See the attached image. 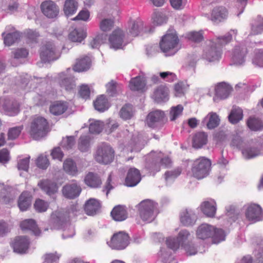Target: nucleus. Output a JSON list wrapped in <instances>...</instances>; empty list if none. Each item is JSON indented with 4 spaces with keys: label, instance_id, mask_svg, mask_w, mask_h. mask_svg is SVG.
<instances>
[{
    "label": "nucleus",
    "instance_id": "obj_6",
    "mask_svg": "<svg viewBox=\"0 0 263 263\" xmlns=\"http://www.w3.org/2000/svg\"><path fill=\"white\" fill-rule=\"evenodd\" d=\"M157 203L150 199L142 201L138 205L141 219L148 222L152 221L154 218V213L157 209Z\"/></svg>",
    "mask_w": 263,
    "mask_h": 263
},
{
    "label": "nucleus",
    "instance_id": "obj_21",
    "mask_svg": "<svg viewBox=\"0 0 263 263\" xmlns=\"http://www.w3.org/2000/svg\"><path fill=\"white\" fill-rule=\"evenodd\" d=\"M39 186L47 195L51 196L56 193L58 186L56 183L48 179L40 181L38 183Z\"/></svg>",
    "mask_w": 263,
    "mask_h": 263
},
{
    "label": "nucleus",
    "instance_id": "obj_33",
    "mask_svg": "<svg viewBox=\"0 0 263 263\" xmlns=\"http://www.w3.org/2000/svg\"><path fill=\"white\" fill-rule=\"evenodd\" d=\"M232 87L226 83H219L216 87V96L220 99L228 97L232 91Z\"/></svg>",
    "mask_w": 263,
    "mask_h": 263
},
{
    "label": "nucleus",
    "instance_id": "obj_9",
    "mask_svg": "<svg viewBox=\"0 0 263 263\" xmlns=\"http://www.w3.org/2000/svg\"><path fill=\"white\" fill-rule=\"evenodd\" d=\"M130 238L125 232L120 231L115 233L111 237L109 246L112 249L121 250L125 249L129 244Z\"/></svg>",
    "mask_w": 263,
    "mask_h": 263
},
{
    "label": "nucleus",
    "instance_id": "obj_17",
    "mask_svg": "<svg viewBox=\"0 0 263 263\" xmlns=\"http://www.w3.org/2000/svg\"><path fill=\"white\" fill-rule=\"evenodd\" d=\"M228 14V10L224 6H216L212 10L211 20L214 23L221 22L227 19Z\"/></svg>",
    "mask_w": 263,
    "mask_h": 263
},
{
    "label": "nucleus",
    "instance_id": "obj_64",
    "mask_svg": "<svg viewBox=\"0 0 263 263\" xmlns=\"http://www.w3.org/2000/svg\"><path fill=\"white\" fill-rule=\"evenodd\" d=\"M59 258V257L55 254H46L44 255L43 263H57Z\"/></svg>",
    "mask_w": 263,
    "mask_h": 263
},
{
    "label": "nucleus",
    "instance_id": "obj_16",
    "mask_svg": "<svg viewBox=\"0 0 263 263\" xmlns=\"http://www.w3.org/2000/svg\"><path fill=\"white\" fill-rule=\"evenodd\" d=\"M91 65V60L90 57L84 55L77 58L72 69L76 72H83L88 70Z\"/></svg>",
    "mask_w": 263,
    "mask_h": 263
},
{
    "label": "nucleus",
    "instance_id": "obj_57",
    "mask_svg": "<svg viewBox=\"0 0 263 263\" xmlns=\"http://www.w3.org/2000/svg\"><path fill=\"white\" fill-rule=\"evenodd\" d=\"M12 54L14 59H23L27 57L29 54V51L26 48H17L12 52Z\"/></svg>",
    "mask_w": 263,
    "mask_h": 263
},
{
    "label": "nucleus",
    "instance_id": "obj_52",
    "mask_svg": "<svg viewBox=\"0 0 263 263\" xmlns=\"http://www.w3.org/2000/svg\"><path fill=\"white\" fill-rule=\"evenodd\" d=\"M36 164L38 167L45 170L49 165V161L46 156L41 155L36 160Z\"/></svg>",
    "mask_w": 263,
    "mask_h": 263
},
{
    "label": "nucleus",
    "instance_id": "obj_44",
    "mask_svg": "<svg viewBox=\"0 0 263 263\" xmlns=\"http://www.w3.org/2000/svg\"><path fill=\"white\" fill-rule=\"evenodd\" d=\"M226 235L223 230L221 229H216L214 227V232L212 235L213 241L218 243L225 239Z\"/></svg>",
    "mask_w": 263,
    "mask_h": 263
},
{
    "label": "nucleus",
    "instance_id": "obj_14",
    "mask_svg": "<svg viewBox=\"0 0 263 263\" xmlns=\"http://www.w3.org/2000/svg\"><path fill=\"white\" fill-rule=\"evenodd\" d=\"M2 36L4 44L10 46L20 40L21 34L15 28L8 26L6 28V31L2 33Z\"/></svg>",
    "mask_w": 263,
    "mask_h": 263
},
{
    "label": "nucleus",
    "instance_id": "obj_5",
    "mask_svg": "<svg viewBox=\"0 0 263 263\" xmlns=\"http://www.w3.org/2000/svg\"><path fill=\"white\" fill-rule=\"evenodd\" d=\"M115 154L114 149L109 144L103 143L98 146L95 159L100 163L108 164L113 161Z\"/></svg>",
    "mask_w": 263,
    "mask_h": 263
},
{
    "label": "nucleus",
    "instance_id": "obj_13",
    "mask_svg": "<svg viewBox=\"0 0 263 263\" xmlns=\"http://www.w3.org/2000/svg\"><path fill=\"white\" fill-rule=\"evenodd\" d=\"M246 217L249 221L252 222L261 220L262 218L261 208L256 204H250L246 210Z\"/></svg>",
    "mask_w": 263,
    "mask_h": 263
},
{
    "label": "nucleus",
    "instance_id": "obj_36",
    "mask_svg": "<svg viewBox=\"0 0 263 263\" xmlns=\"http://www.w3.org/2000/svg\"><path fill=\"white\" fill-rule=\"evenodd\" d=\"M208 141V135L204 132L197 133L193 139V146L198 148L206 144Z\"/></svg>",
    "mask_w": 263,
    "mask_h": 263
},
{
    "label": "nucleus",
    "instance_id": "obj_12",
    "mask_svg": "<svg viewBox=\"0 0 263 263\" xmlns=\"http://www.w3.org/2000/svg\"><path fill=\"white\" fill-rule=\"evenodd\" d=\"M10 245L14 252L23 254L25 253L29 249L30 241L26 236H18L12 240Z\"/></svg>",
    "mask_w": 263,
    "mask_h": 263
},
{
    "label": "nucleus",
    "instance_id": "obj_48",
    "mask_svg": "<svg viewBox=\"0 0 263 263\" xmlns=\"http://www.w3.org/2000/svg\"><path fill=\"white\" fill-rule=\"evenodd\" d=\"M187 39L195 43H200L203 40V35L202 32L201 31H192L189 32L187 34Z\"/></svg>",
    "mask_w": 263,
    "mask_h": 263
},
{
    "label": "nucleus",
    "instance_id": "obj_42",
    "mask_svg": "<svg viewBox=\"0 0 263 263\" xmlns=\"http://www.w3.org/2000/svg\"><path fill=\"white\" fill-rule=\"evenodd\" d=\"M90 138L88 136H81L78 142V148L82 152H87L90 146Z\"/></svg>",
    "mask_w": 263,
    "mask_h": 263
},
{
    "label": "nucleus",
    "instance_id": "obj_37",
    "mask_svg": "<svg viewBox=\"0 0 263 263\" xmlns=\"http://www.w3.org/2000/svg\"><path fill=\"white\" fill-rule=\"evenodd\" d=\"M63 169L66 173L73 176L77 175L78 173L77 165L71 159H67L64 161Z\"/></svg>",
    "mask_w": 263,
    "mask_h": 263
},
{
    "label": "nucleus",
    "instance_id": "obj_7",
    "mask_svg": "<svg viewBox=\"0 0 263 263\" xmlns=\"http://www.w3.org/2000/svg\"><path fill=\"white\" fill-rule=\"evenodd\" d=\"M39 54L41 60L43 62H49L57 60L60 55L51 42H46L40 47Z\"/></svg>",
    "mask_w": 263,
    "mask_h": 263
},
{
    "label": "nucleus",
    "instance_id": "obj_32",
    "mask_svg": "<svg viewBox=\"0 0 263 263\" xmlns=\"http://www.w3.org/2000/svg\"><path fill=\"white\" fill-rule=\"evenodd\" d=\"M146 86V81L143 77L137 76L132 78L129 83V87L132 91L143 90Z\"/></svg>",
    "mask_w": 263,
    "mask_h": 263
},
{
    "label": "nucleus",
    "instance_id": "obj_35",
    "mask_svg": "<svg viewBox=\"0 0 263 263\" xmlns=\"http://www.w3.org/2000/svg\"><path fill=\"white\" fill-rule=\"evenodd\" d=\"M78 8V3L76 0H66L64 7L63 11L65 15L69 16L74 14Z\"/></svg>",
    "mask_w": 263,
    "mask_h": 263
},
{
    "label": "nucleus",
    "instance_id": "obj_22",
    "mask_svg": "<svg viewBox=\"0 0 263 263\" xmlns=\"http://www.w3.org/2000/svg\"><path fill=\"white\" fill-rule=\"evenodd\" d=\"M200 209L202 213L209 217H214L216 212V204L213 199L205 201L200 204Z\"/></svg>",
    "mask_w": 263,
    "mask_h": 263
},
{
    "label": "nucleus",
    "instance_id": "obj_47",
    "mask_svg": "<svg viewBox=\"0 0 263 263\" xmlns=\"http://www.w3.org/2000/svg\"><path fill=\"white\" fill-rule=\"evenodd\" d=\"M10 188L8 186L6 187L4 184L0 183V190H2L4 191L1 193V197L3 202L6 203H9L13 200V197L11 196L10 192L8 191V190Z\"/></svg>",
    "mask_w": 263,
    "mask_h": 263
},
{
    "label": "nucleus",
    "instance_id": "obj_29",
    "mask_svg": "<svg viewBox=\"0 0 263 263\" xmlns=\"http://www.w3.org/2000/svg\"><path fill=\"white\" fill-rule=\"evenodd\" d=\"M85 183L92 188H98L101 186L102 180L100 177L95 173L89 172L85 177Z\"/></svg>",
    "mask_w": 263,
    "mask_h": 263
},
{
    "label": "nucleus",
    "instance_id": "obj_27",
    "mask_svg": "<svg viewBox=\"0 0 263 263\" xmlns=\"http://www.w3.org/2000/svg\"><path fill=\"white\" fill-rule=\"evenodd\" d=\"M214 227L208 224H202L198 228L196 235L198 238L205 239L212 237Z\"/></svg>",
    "mask_w": 263,
    "mask_h": 263
},
{
    "label": "nucleus",
    "instance_id": "obj_2",
    "mask_svg": "<svg viewBox=\"0 0 263 263\" xmlns=\"http://www.w3.org/2000/svg\"><path fill=\"white\" fill-rule=\"evenodd\" d=\"M179 39L175 31L168 30L159 43L161 50L166 55L174 54L177 51Z\"/></svg>",
    "mask_w": 263,
    "mask_h": 263
},
{
    "label": "nucleus",
    "instance_id": "obj_60",
    "mask_svg": "<svg viewBox=\"0 0 263 263\" xmlns=\"http://www.w3.org/2000/svg\"><path fill=\"white\" fill-rule=\"evenodd\" d=\"M79 94L80 97L85 100L89 99L90 98V90L87 85H82L80 86L79 91Z\"/></svg>",
    "mask_w": 263,
    "mask_h": 263
},
{
    "label": "nucleus",
    "instance_id": "obj_25",
    "mask_svg": "<svg viewBox=\"0 0 263 263\" xmlns=\"http://www.w3.org/2000/svg\"><path fill=\"white\" fill-rule=\"evenodd\" d=\"M20 227L23 231H31L35 236H39L41 233L36 222L32 219H25L20 223Z\"/></svg>",
    "mask_w": 263,
    "mask_h": 263
},
{
    "label": "nucleus",
    "instance_id": "obj_20",
    "mask_svg": "<svg viewBox=\"0 0 263 263\" xmlns=\"http://www.w3.org/2000/svg\"><path fill=\"white\" fill-rule=\"evenodd\" d=\"M169 90L164 85H160L154 91L153 99L157 102H165L169 99Z\"/></svg>",
    "mask_w": 263,
    "mask_h": 263
},
{
    "label": "nucleus",
    "instance_id": "obj_24",
    "mask_svg": "<svg viewBox=\"0 0 263 263\" xmlns=\"http://www.w3.org/2000/svg\"><path fill=\"white\" fill-rule=\"evenodd\" d=\"M114 220L117 221H122L127 218V211L124 205H118L115 206L110 213Z\"/></svg>",
    "mask_w": 263,
    "mask_h": 263
},
{
    "label": "nucleus",
    "instance_id": "obj_30",
    "mask_svg": "<svg viewBox=\"0 0 263 263\" xmlns=\"http://www.w3.org/2000/svg\"><path fill=\"white\" fill-rule=\"evenodd\" d=\"M68 108L67 102L61 101H55L50 106V112L53 115L58 116L63 114Z\"/></svg>",
    "mask_w": 263,
    "mask_h": 263
},
{
    "label": "nucleus",
    "instance_id": "obj_31",
    "mask_svg": "<svg viewBox=\"0 0 263 263\" xmlns=\"http://www.w3.org/2000/svg\"><path fill=\"white\" fill-rule=\"evenodd\" d=\"M143 23L140 20H130L128 23V34L136 37L139 35L143 29Z\"/></svg>",
    "mask_w": 263,
    "mask_h": 263
},
{
    "label": "nucleus",
    "instance_id": "obj_10",
    "mask_svg": "<svg viewBox=\"0 0 263 263\" xmlns=\"http://www.w3.org/2000/svg\"><path fill=\"white\" fill-rule=\"evenodd\" d=\"M108 42L110 48L115 49H122L127 42L125 40V33L119 28L115 29L108 37Z\"/></svg>",
    "mask_w": 263,
    "mask_h": 263
},
{
    "label": "nucleus",
    "instance_id": "obj_41",
    "mask_svg": "<svg viewBox=\"0 0 263 263\" xmlns=\"http://www.w3.org/2000/svg\"><path fill=\"white\" fill-rule=\"evenodd\" d=\"M247 125L252 130L257 131L263 129L262 121L255 118H250L247 121Z\"/></svg>",
    "mask_w": 263,
    "mask_h": 263
},
{
    "label": "nucleus",
    "instance_id": "obj_34",
    "mask_svg": "<svg viewBox=\"0 0 263 263\" xmlns=\"http://www.w3.org/2000/svg\"><path fill=\"white\" fill-rule=\"evenodd\" d=\"M164 118V114L160 110H155L148 114L146 122L149 127H153L155 123L160 122Z\"/></svg>",
    "mask_w": 263,
    "mask_h": 263
},
{
    "label": "nucleus",
    "instance_id": "obj_56",
    "mask_svg": "<svg viewBox=\"0 0 263 263\" xmlns=\"http://www.w3.org/2000/svg\"><path fill=\"white\" fill-rule=\"evenodd\" d=\"M183 107L181 105L172 107L170 112L171 120L174 121L182 114Z\"/></svg>",
    "mask_w": 263,
    "mask_h": 263
},
{
    "label": "nucleus",
    "instance_id": "obj_38",
    "mask_svg": "<svg viewBox=\"0 0 263 263\" xmlns=\"http://www.w3.org/2000/svg\"><path fill=\"white\" fill-rule=\"evenodd\" d=\"M95 109L99 111H103L109 107V103L107 99L104 95L98 97L93 102Z\"/></svg>",
    "mask_w": 263,
    "mask_h": 263
},
{
    "label": "nucleus",
    "instance_id": "obj_63",
    "mask_svg": "<svg viewBox=\"0 0 263 263\" xmlns=\"http://www.w3.org/2000/svg\"><path fill=\"white\" fill-rule=\"evenodd\" d=\"M75 143L74 137L69 136L66 137L62 141V146L66 149H71Z\"/></svg>",
    "mask_w": 263,
    "mask_h": 263
},
{
    "label": "nucleus",
    "instance_id": "obj_39",
    "mask_svg": "<svg viewBox=\"0 0 263 263\" xmlns=\"http://www.w3.org/2000/svg\"><path fill=\"white\" fill-rule=\"evenodd\" d=\"M242 110L239 107H234L229 116V120L231 123L236 124L242 120Z\"/></svg>",
    "mask_w": 263,
    "mask_h": 263
},
{
    "label": "nucleus",
    "instance_id": "obj_59",
    "mask_svg": "<svg viewBox=\"0 0 263 263\" xmlns=\"http://www.w3.org/2000/svg\"><path fill=\"white\" fill-rule=\"evenodd\" d=\"M182 172V169L180 167H177L174 170L165 172L164 176L166 180L170 179H174L179 176Z\"/></svg>",
    "mask_w": 263,
    "mask_h": 263
},
{
    "label": "nucleus",
    "instance_id": "obj_55",
    "mask_svg": "<svg viewBox=\"0 0 263 263\" xmlns=\"http://www.w3.org/2000/svg\"><path fill=\"white\" fill-rule=\"evenodd\" d=\"M219 119L216 113L210 114L209 120L207 123V127L209 129H213L219 125Z\"/></svg>",
    "mask_w": 263,
    "mask_h": 263
},
{
    "label": "nucleus",
    "instance_id": "obj_58",
    "mask_svg": "<svg viewBox=\"0 0 263 263\" xmlns=\"http://www.w3.org/2000/svg\"><path fill=\"white\" fill-rule=\"evenodd\" d=\"M180 221L183 226H189L192 225L193 220L187 211L183 212L180 216Z\"/></svg>",
    "mask_w": 263,
    "mask_h": 263
},
{
    "label": "nucleus",
    "instance_id": "obj_8",
    "mask_svg": "<svg viewBox=\"0 0 263 263\" xmlns=\"http://www.w3.org/2000/svg\"><path fill=\"white\" fill-rule=\"evenodd\" d=\"M172 161L168 157L161 158V154L151 153L148 156V165L151 170L156 172L160 170V166L168 167L171 165Z\"/></svg>",
    "mask_w": 263,
    "mask_h": 263
},
{
    "label": "nucleus",
    "instance_id": "obj_3",
    "mask_svg": "<svg viewBox=\"0 0 263 263\" xmlns=\"http://www.w3.org/2000/svg\"><path fill=\"white\" fill-rule=\"evenodd\" d=\"M48 128L47 120L42 117L37 116L34 117L31 122L28 133L33 139L39 140L46 135Z\"/></svg>",
    "mask_w": 263,
    "mask_h": 263
},
{
    "label": "nucleus",
    "instance_id": "obj_23",
    "mask_svg": "<svg viewBox=\"0 0 263 263\" xmlns=\"http://www.w3.org/2000/svg\"><path fill=\"white\" fill-rule=\"evenodd\" d=\"M100 208L101 204L98 200L90 198L86 202L84 211L87 215L93 216L98 212Z\"/></svg>",
    "mask_w": 263,
    "mask_h": 263
},
{
    "label": "nucleus",
    "instance_id": "obj_61",
    "mask_svg": "<svg viewBox=\"0 0 263 263\" xmlns=\"http://www.w3.org/2000/svg\"><path fill=\"white\" fill-rule=\"evenodd\" d=\"M182 248L185 250L188 255H195L197 253L196 249L188 241V239L184 243Z\"/></svg>",
    "mask_w": 263,
    "mask_h": 263
},
{
    "label": "nucleus",
    "instance_id": "obj_50",
    "mask_svg": "<svg viewBox=\"0 0 263 263\" xmlns=\"http://www.w3.org/2000/svg\"><path fill=\"white\" fill-rule=\"evenodd\" d=\"M114 26V20L112 19L105 18L100 23V28L104 32L110 31Z\"/></svg>",
    "mask_w": 263,
    "mask_h": 263
},
{
    "label": "nucleus",
    "instance_id": "obj_43",
    "mask_svg": "<svg viewBox=\"0 0 263 263\" xmlns=\"http://www.w3.org/2000/svg\"><path fill=\"white\" fill-rule=\"evenodd\" d=\"M133 115V106L130 104L124 105L120 111V117L125 120L130 119Z\"/></svg>",
    "mask_w": 263,
    "mask_h": 263
},
{
    "label": "nucleus",
    "instance_id": "obj_26",
    "mask_svg": "<svg viewBox=\"0 0 263 263\" xmlns=\"http://www.w3.org/2000/svg\"><path fill=\"white\" fill-rule=\"evenodd\" d=\"M247 53L245 47H235L233 52L232 60L236 65H241L245 62V57Z\"/></svg>",
    "mask_w": 263,
    "mask_h": 263
},
{
    "label": "nucleus",
    "instance_id": "obj_28",
    "mask_svg": "<svg viewBox=\"0 0 263 263\" xmlns=\"http://www.w3.org/2000/svg\"><path fill=\"white\" fill-rule=\"evenodd\" d=\"M32 196L28 192H23L19 197L18 206L22 211H27L31 204Z\"/></svg>",
    "mask_w": 263,
    "mask_h": 263
},
{
    "label": "nucleus",
    "instance_id": "obj_46",
    "mask_svg": "<svg viewBox=\"0 0 263 263\" xmlns=\"http://www.w3.org/2000/svg\"><path fill=\"white\" fill-rule=\"evenodd\" d=\"M23 129V125L9 128L7 134L8 139L13 140L16 139L20 136Z\"/></svg>",
    "mask_w": 263,
    "mask_h": 263
},
{
    "label": "nucleus",
    "instance_id": "obj_15",
    "mask_svg": "<svg viewBox=\"0 0 263 263\" xmlns=\"http://www.w3.org/2000/svg\"><path fill=\"white\" fill-rule=\"evenodd\" d=\"M41 8L43 13L49 18L55 17L59 12L58 6L51 1L43 2Z\"/></svg>",
    "mask_w": 263,
    "mask_h": 263
},
{
    "label": "nucleus",
    "instance_id": "obj_11",
    "mask_svg": "<svg viewBox=\"0 0 263 263\" xmlns=\"http://www.w3.org/2000/svg\"><path fill=\"white\" fill-rule=\"evenodd\" d=\"M190 233L185 230L181 231L176 238H168L166 240V243L168 248L173 250H177L181 246L182 247L183 244L187 240Z\"/></svg>",
    "mask_w": 263,
    "mask_h": 263
},
{
    "label": "nucleus",
    "instance_id": "obj_18",
    "mask_svg": "<svg viewBox=\"0 0 263 263\" xmlns=\"http://www.w3.org/2000/svg\"><path fill=\"white\" fill-rule=\"evenodd\" d=\"M141 180V173L136 168H130L128 171L125 179V184L126 186L133 187L137 185Z\"/></svg>",
    "mask_w": 263,
    "mask_h": 263
},
{
    "label": "nucleus",
    "instance_id": "obj_19",
    "mask_svg": "<svg viewBox=\"0 0 263 263\" xmlns=\"http://www.w3.org/2000/svg\"><path fill=\"white\" fill-rule=\"evenodd\" d=\"M81 191V187L75 183L66 184L62 189L63 195L69 199H74L78 197Z\"/></svg>",
    "mask_w": 263,
    "mask_h": 263
},
{
    "label": "nucleus",
    "instance_id": "obj_4",
    "mask_svg": "<svg viewBox=\"0 0 263 263\" xmlns=\"http://www.w3.org/2000/svg\"><path fill=\"white\" fill-rule=\"evenodd\" d=\"M211 168V161L210 159L200 157L193 161L191 171L194 177L199 180L207 177Z\"/></svg>",
    "mask_w": 263,
    "mask_h": 263
},
{
    "label": "nucleus",
    "instance_id": "obj_62",
    "mask_svg": "<svg viewBox=\"0 0 263 263\" xmlns=\"http://www.w3.org/2000/svg\"><path fill=\"white\" fill-rule=\"evenodd\" d=\"M90 16L89 11L87 10H82L79 12L78 14L72 20L74 21L81 20L83 21H87Z\"/></svg>",
    "mask_w": 263,
    "mask_h": 263
},
{
    "label": "nucleus",
    "instance_id": "obj_49",
    "mask_svg": "<svg viewBox=\"0 0 263 263\" xmlns=\"http://www.w3.org/2000/svg\"><path fill=\"white\" fill-rule=\"evenodd\" d=\"M49 207V204L47 202L41 199H36L34 203L35 210L40 213L46 211Z\"/></svg>",
    "mask_w": 263,
    "mask_h": 263
},
{
    "label": "nucleus",
    "instance_id": "obj_40",
    "mask_svg": "<svg viewBox=\"0 0 263 263\" xmlns=\"http://www.w3.org/2000/svg\"><path fill=\"white\" fill-rule=\"evenodd\" d=\"M86 36V33L83 30L74 29L69 34V39L74 42H81Z\"/></svg>",
    "mask_w": 263,
    "mask_h": 263
},
{
    "label": "nucleus",
    "instance_id": "obj_1",
    "mask_svg": "<svg viewBox=\"0 0 263 263\" xmlns=\"http://www.w3.org/2000/svg\"><path fill=\"white\" fill-rule=\"evenodd\" d=\"M232 35L228 33L223 36H218L215 40H210L206 42L202 53V58L210 62L219 61L222 56V48L230 42Z\"/></svg>",
    "mask_w": 263,
    "mask_h": 263
},
{
    "label": "nucleus",
    "instance_id": "obj_51",
    "mask_svg": "<svg viewBox=\"0 0 263 263\" xmlns=\"http://www.w3.org/2000/svg\"><path fill=\"white\" fill-rule=\"evenodd\" d=\"M103 123L99 121L91 122L89 126V130L91 134H99L103 129Z\"/></svg>",
    "mask_w": 263,
    "mask_h": 263
},
{
    "label": "nucleus",
    "instance_id": "obj_45",
    "mask_svg": "<svg viewBox=\"0 0 263 263\" xmlns=\"http://www.w3.org/2000/svg\"><path fill=\"white\" fill-rule=\"evenodd\" d=\"M152 19L154 25L156 26L161 25L165 23L167 20L166 16L163 13L158 11L154 13Z\"/></svg>",
    "mask_w": 263,
    "mask_h": 263
},
{
    "label": "nucleus",
    "instance_id": "obj_53",
    "mask_svg": "<svg viewBox=\"0 0 263 263\" xmlns=\"http://www.w3.org/2000/svg\"><path fill=\"white\" fill-rule=\"evenodd\" d=\"M260 151L255 147H250L244 149L242 154L247 159H251L258 156Z\"/></svg>",
    "mask_w": 263,
    "mask_h": 263
},
{
    "label": "nucleus",
    "instance_id": "obj_54",
    "mask_svg": "<svg viewBox=\"0 0 263 263\" xmlns=\"http://www.w3.org/2000/svg\"><path fill=\"white\" fill-rule=\"evenodd\" d=\"M263 32V18H258L255 25L252 27L251 34L257 35Z\"/></svg>",
    "mask_w": 263,
    "mask_h": 263
}]
</instances>
